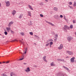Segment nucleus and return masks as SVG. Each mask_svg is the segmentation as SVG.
Returning <instances> with one entry per match:
<instances>
[{
	"label": "nucleus",
	"mask_w": 76,
	"mask_h": 76,
	"mask_svg": "<svg viewBox=\"0 0 76 76\" xmlns=\"http://www.w3.org/2000/svg\"><path fill=\"white\" fill-rule=\"evenodd\" d=\"M5 3H6V6L8 7L9 6H10V4L9 1H5Z\"/></svg>",
	"instance_id": "obj_1"
},
{
	"label": "nucleus",
	"mask_w": 76,
	"mask_h": 76,
	"mask_svg": "<svg viewBox=\"0 0 76 76\" xmlns=\"http://www.w3.org/2000/svg\"><path fill=\"white\" fill-rule=\"evenodd\" d=\"M30 71L31 70H30V69L28 67L26 68V69L25 70V72L27 73H28L29 72H30Z\"/></svg>",
	"instance_id": "obj_2"
},
{
	"label": "nucleus",
	"mask_w": 76,
	"mask_h": 76,
	"mask_svg": "<svg viewBox=\"0 0 76 76\" xmlns=\"http://www.w3.org/2000/svg\"><path fill=\"white\" fill-rule=\"evenodd\" d=\"M73 39V38L70 37L69 36L67 37V40H68V42H70V40L72 39Z\"/></svg>",
	"instance_id": "obj_3"
},
{
	"label": "nucleus",
	"mask_w": 76,
	"mask_h": 76,
	"mask_svg": "<svg viewBox=\"0 0 76 76\" xmlns=\"http://www.w3.org/2000/svg\"><path fill=\"white\" fill-rule=\"evenodd\" d=\"M66 53H68V54L70 55H73V53L72 52L69 51H66Z\"/></svg>",
	"instance_id": "obj_4"
},
{
	"label": "nucleus",
	"mask_w": 76,
	"mask_h": 76,
	"mask_svg": "<svg viewBox=\"0 0 76 76\" xmlns=\"http://www.w3.org/2000/svg\"><path fill=\"white\" fill-rule=\"evenodd\" d=\"M58 15H55L54 16V18L57 20H60V17H59Z\"/></svg>",
	"instance_id": "obj_5"
},
{
	"label": "nucleus",
	"mask_w": 76,
	"mask_h": 76,
	"mask_svg": "<svg viewBox=\"0 0 76 76\" xmlns=\"http://www.w3.org/2000/svg\"><path fill=\"white\" fill-rule=\"evenodd\" d=\"M12 75L14 76H16V73L13 72H10V76H13Z\"/></svg>",
	"instance_id": "obj_6"
},
{
	"label": "nucleus",
	"mask_w": 76,
	"mask_h": 76,
	"mask_svg": "<svg viewBox=\"0 0 76 76\" xmlns=\"http://www.w3.org/2000/svg\"><path fill=\"white\" fill-rule=\"evenodd\" d=\"M14 23L13 21H11L10 22H9L8 24V27H10L11 26V25L13 24Z\"/></svg>",
	"instance_id": "obj_7"
},
{
	"label": "nucleus",
	"mask_w": 76,
	"mask_h": 76,
	"mask_svg": "<svg viewBox=\"0 0 76 76\" xmlns=\"http://www.w3.org/2000/svg\"><path fill=\"white\" fill-rule=\"evenodd\" d=\"M75 58V57H72V58H71L70 59V61L71 63H73L74 62V59Z\"/></svg>",
	"instance_id": "obj_8"
},
{
	"label": "nucleus",
	"mask_w": 76,
	"mask_h": 76,
	"mask_svg": "<svg viewBox=\"0 0 76 76\" xmlns=\"http://www.w3.org/2000/svg\"><path fill=\"white\" fill-rule=\"evenodd\" d=\"M63 48V45L62 44H61L60 45V46L58 47V49L59 50H61L62 49V48Z\"/></svg>",
	"instance_id": "obj_9"
},
{
	"label": "nucleus",
	"mask_w": 76,
	"mask_h": 76,
	"mask_svg": "<svg viewBox=\"0 0 76 76\" xmlns=\"http://www.w3.org/2000/svg\"><path fill=\"white\" fill-rule=\"evenodd\" d=\"M46 23H48L49 25H51V26H54V25L52 23H51L50 22H48V21H46Z\"/></svg>",
	"instance_id": "obj_10"
},
{
	"label": "nucleus",
	"mask_w": 76,
	"mask_h": 76,
	"mask_svg": "<svg viewBox=\"0 0 76 76\" xmlns=\"http://www.w3.org/2000/svg\"><path fill=\"white\" fill-rule=\"evenodd\" d=\"M6 29L7 31L8 32H9V31H10V28L7 27H6Z\"/></svg>",
	"instance_id": "obj_11"
},
{
	"label": "nucleus",
	"mask_w": 76,
	"mask_h": 76,
	"mask_svg": "<svg viewBox=\"0 0 76 76\" xmlns=\"http://www.w3.org/2000/svg\"><path fill=\"white\" fill-rule=\"evenodd\" d=\"M46 58V56H44L43 57V60L44 61H45V62H47V61L45 59Z\"/></svg>",
	"instance_id": "obj_12"
},
{
	"label": "nucleus",
	"mask_w": 76,
	"mask_h": 76,
	"mask_svg": "<svg viewBox=\"0 0 76 76\" xmlns=\"http://www.w3.org/2000/svg\"><path fill=\"white\" fill-rule=\"evenodd\" d=\"M16 13V11L15 10H13V11L12 12V14L14 16L15 14Z\"/></svg>",
	"instance_id": "obj_13"
},
{
	"label": "nucleus",
	"mask_w": 76,
	"mask_h": 76,
	"mask_svg": "<svg viewBox=\"0 0 76 76\" xmlns=\"http://www.w3.org/2000/svg\"><path fill=\"white\" fill-rule=\"evenodd\" d=\"M28 7H29V8L30 9H31V10H33V9L32 8V7L31 6V5H28Z\"/></svg>",
	"instance_id": "obj_14"
},
{
	"label": "nucleus",
	"mask_w": 76,
	"mask_h": 76,
	"mask_svg": "<svg viewBox=\"0 0 76 76\" xmlns=\"http://www.w3.org/2000/svg\"><path fill=\"white\" fill-rule=\"evenodd\" d=\"M32 24L33 23H32V21H29V22L28 23V25L29 26H32Z\"/></svg>",
	"instance_id": "obj_15"
},
{
	"label": "nucleus",
	"mask_w": 76,
	"mask_h": 76,
	"mask_svg": "<svg viewBox=\"0 0 76 76\" xmlns=\"http://www.w3.org/2000/svg\"><path fill=\"white\" fill-rule=\"evenodd\" d=\"M23 14H20L19 15V18L21 19V18L23 17Z\"/></svg>",
	"instance_id": "obj_16"
},
{
	"label": "nucleus",
	"mask_w": 76,
	"mask_h": 76,
	"mask_svg": "<svg viewBox=\"0 0 76 76\" xmlns=\"http://www.w3.org/2000/svg\"><path fill=\"white\" fill-rule=\"evenodd\" d=\"M64 29H69V27L67 26H64Z\"/></svg>",
	"instance_id": "obj_17"
},
{
	"label": "nucleus",
	"mask_w": 76,
	"mask_h": 76,
	"mask_svg": "<svg viewBox=\"0 0 76 76\" xmlns=\"http://www.w3.org/2000/svg\"><path fill=\"white\" fill-rule=\"evenodd\" d=\"M28 13V15L29 16L31 17V11H28L27 12Z\"/></svg>",
	"instance_id": "obj_18"
},
{
	"label": "nucleus",
	"mask_w": 76,
	"mask_h": 76,
	"mask_svg": "<svg viewBox=\"0 0 76 76\" xmlns=\"http://www.w3.org/2000/svg\"><path fill=\"white\" fill-rule=\"evenodd\" d=\"M53 10H54L56 11H58V8L57 7H55L53 8Z\"/></svg>",
	"instance_id": "obj_19"
},
{
	"label": "nucleus",
	"mask_w": 76,
	"mask_h": 76,
	"mask_svg": "<svg viewBox=\"0 0 76 76\" xmlns=\"http://www.w3.org/2000/svg\"><path fill=\"white\" fill-rule=\"evenodd\" d=\"M57 60L60 61H64V59H61L58 58L57 59Z\"/></svg>",
	"instance_id": "obj_20"
},
{
	"label": "nucleus",
	"mask_w": 76,
	"mask_h": 76,
	"mask_svg": "<svg viewBox=\"0 0 76 76\" xmlns=\"http://www.w3.org/2000/svg\"><path fill=\"white\" fill-rule=\"evenodd\" d=\"M50 64L51 66H55V64H53V62H52Z\"/></svg>",
	"instance_id": "obj_21"
},
{
	"label": "nucleus",
	"mask_w": 76,
	"mask_h": 76,
	"mask_svg": "<svg viewBox=\"0 0 76 76\" xmlns=\"http://www.w3.org/2000/svg\"><path fill=\"white\" fill-rule=\"evenodd\" d=\"M63 67L64 68V69H66V70H67V71L69 70V69L68 68H67V67H65L64 66H63Z\"/></svg>",
	"instance_id": "obj_22"
},
{
	"label": "nucleus",
	"mask_w": 76,
	"mask_h": 76,
	"mask_svg": "<svg viewBox=\"0 0 76 76\" xmlns=\"http://www.w3.org/2000/svg\"><path fill=\"white\" fill-rule=\"evenodd\" d=\"M74 7H76V2L75 1H74Z\"/></svg>",
	"instance_id": "obj_23"
},
{
	"label": "nucleus",
	"mask_w": 76,
	"mask_h": 76,
	"mask_svg": "<svg viewBox=\"0 0 76 76\" xmlns=\"http://www.w3.org/2000/svg\"><path fill=\"white\" fill-rule=\"evenodd\" d=\"M70 28L72 29V28H73V25H71L70 26Z\"/></svg>",
	"instance_id": "obj_24"
},
{
	"label": "nucleus",
	"mask_w": 76,
	"mask_h": 76,
	"mask_svg": "<svg viewBox=\"0 0 76 76\" xmlns=\"http://www.w3.org/2000/svg\"><path fill=\"white\" fill-rule=\"evenodd\" d=\"M48 41L49 42H53V40L52 39H49L48 40Z\"/></svg>",
	"instance_id": "obj_25"
},
{
	"label": "nucleus",
	"mask_w": 76,
	"mask_h": 76,
	"mask_svg": "<svg viewBox=\"0 0 76 76\" xmlns=\"http://www.w3.org/2000/svg\"><path fill=\"white\" fill-rule=\"evenodd\" d=\"M10 32L12 34H14V31H13L12 30H10Z\"/></svg>",
	"instance_id": "obj_26"
},
{
	"label": "nucleus",
	"mask_w": 76,
	"mask_h": 76,
	"mask_svg": "<svg viewBox=\"0 0 76 76\" xmlns=\"http://www.w3.org/2000/svg\"><path fill=\"white\" fill-rule=\"evenodd\" d=\"M61 74V73H58V74H57V76H61V75L60 74Z\"/></svg>",
	"instance_id": "obj_27"
},
{
	"label": "nucleus",
	"mask_w": 76,
	"mask_h": 76,
	"mask_svg": "<svg viewBox=\"0 0 76 76\" xmlns=\"http://www.w3.org/2000/svg\"><path fill=\"white\" fill-rule=\"evenodd\" d=\"M72 22L73 23H76V20H72Z\"/></svg>",
	"instance_id": "obj_28"
},
{
	"label": "nucleus",
	"mask_w": 76,
	"mask_h": 76,
	"mask_svg": "<svg viewBox=\"0 0 76 76\" xmlns=\"http://www.w3.org/2000/svg\"><path fill=\"white\" fill-rule=\"evenodd\" d=\"M48 43H49V44H50V45H52L53 44V42H51Z\"/></svg>",
	"instance_id": "obj_29"
},
{
	"label": "nucleus",
	"mask_w": 76,
	"mask_h": 76,
	"mask_svg": "<svg viewBox=\"0 0 76 76\" xmlns=\"http://www.w3.org/2000/svg\"><path fill=\"white\" fill-rule=\"evenodd\" d=\"M20 34L22 36H24V33H21Z\"/></svg>",
	"instance_id": "obj_30"
},
{
	"label": "nucleus",
	"mask_w": 76,
	"mask_h": 76,
	"mask_svg": "<svg viewBox=\"0 0 76 76\" xmlns=\"http://www.w3.org/2000/svg\"><path fill=\"white\" fill-rule=\"evenodd\" d=\"M29 34L31 35H33V34L32 32H29Z\"/></svg>",
	"instance_id": "obj_31"
},
{
	"label": "nucleus",
	"mask_w": 76,
	"mask_h": 76,
	"mask_svg": "<svg viewBox=\"0 0 76 76\" xmlns=\"http://www.w3.org/2000/svg\"><path fill=\"white\" fill-rule=\"evenodd\" d=\"M69 7H70V9H73V7H72V6H68Z\"/></svg>",
	"instance_id": "obj_32"
},
{
	"label": "nucleus",
	"mask_w": 76,
	"mask_h": 76,
	"mask_svg": "<svg viewBox=\"0 0 76 76\" xmlns=\"http://www.w3.org/2000/svg\"><path fill=\"white\" fill-rule=\"evenodd\" d=\"M68 4L70 5H71L72 4V2H68Z\"/></svg>",
	"instance_id": "obj_33"
},
{
	"label": "nucleus",
	"mask_w": 76,
	"mask_h": 76,
	"mask_svg": "<svg viewBox=\"0 0 76 76\" xmlns=\"http://www.w3.org/2000/svg\"><path fill=\"white\" fill-rule=\"evenodd\" d=\"M40 16H41V17H43V15L42 14H40Z\"/></svg>",
	"instance_id": "obj_34"
},
{
	"label": "nucleus",
	"mask_w": 76,
	"mask_h": 76,
	"mask_svg": "<svg viewBox=\"0 0 76 76\" xmlns=\"http://www.w3.org/2000/svg\"><path fill=\"white\" fill-rule=\"evenodd\" d=\"M60 17L62 18H63V16L62 15H60Z\"/></svg>",
	"instance_id": "obj_35"
},
{
	"label": "nucleus",
	"mask_w": 76,
	"mask_h": 76,
	"mask_svg": "<svg viewBox=\"0 0 76 76\" xmlns=\"http://www.w3.org/2000/svg\"><path fill=\"white\" fill-rule=\"evenodd\" d=\"M39 5H41V6H42L43 5V4L42 2H41L40 4Z\"/></svg>",
	"instance_id": "obj_36"
},
{
	"label": "nucleus",
	"mask_w": 76,
	"mask_h": 76,
	"mask_svg": "<svg viewBox=\"0 0 76 76\" xmlns=\"http://www.w3.org/2000/svg\"><path fill=\"white\" fill-rule=\"evenodd\" d=\"M15 41H17V40L15 39V40H12V42H15Z\"/></svg>",
	"instance_id": "obj_37"
},
{
	"label": "nucleus",
	"mask_w": 76,
	"mask_h": 76,
	"mask_svg": "<svg viewBox=\"0 0 76 76\" xmlns=\"http://www.w3.org/2000/svg\"><path fill=\"white\" fill-rule=\"evenodd\" d=\"M49 45V43H48L46 44V47H47Z\"/></svg>",
	"instance_id": "obj_38"
},
{
	"label": "nucleus",
	"mask_w": 76,
	"mask_h": 76,
	"mask_svg": "<svg viewBox=\"0 0 76 76\" xmlns=\"http://www.w3.org/2000/svg\"><path fill=\"white\" fill-rule=\"evenodd\" d=\"M9 63V61H7L6 62V64H8Z\"/></svg>",
	"instance_id": "obj_39"
},
{
	"label": "nucleus",
	"mask_w": 76,
	"mask_h": 76,
	"mask_svg": "<svg viewBox=\"0 0 76 76\" xmlns=\"http://www.w3.org/2000/svg\"><path fill=\"white\" fill-rule=\"evenodd\" d=\"M2 75H3V76H7V75H6L5 74H2Z\"/></svg>",
	"instance_id": "obj_40"
},
{
	"label": "nucleus",
	"mask_w": 76,
	"mask_h": 76,
	"mask_svg": "<svg viewBox=\"0 0 76 76\" xmlns=\"http://www.w3.org/2000/svg\"><path fill=\"white\" fill-rule=\"evenodd\" d=\"M4 34H5V35H7V32H4Z\"/></svg>",
	"instance_id": "obj_41"
},
{
	"label": "nucleus",
	"mask_w": 76,
	"mask_h": 76,
	"mask_svg": "<svg viewBox=\"0 0 76 76\" xmlns=\"http://www.w3.org/2000/svg\"><path fill=\"white\" fill-rule=\"evenodd\" d=\"M20 42H21V43H22V44H24V42H21V40H20Z\"/></svg>",
	"instance_id": "obj_42"
},
{
	"label": "nucleus",
	"mask_w": 76,
	"mask_h": 76,
	"mask_svg": "<svg viewBox=\"0 0 76 76\" xmlns=\"http://www.w3.org/2000/svg\"><path fill=\"white\" fill-rule=\"evenodd\" d=\"M58 34H56L55 35V36H56V37H58Z\"/></svg>",
	"instance_id": "obj_43"
},
{
	"label": "nucleus",
	"mask_w": 76,
	"mask_h": 76,
	"mask_svg": "<svg viewBox=\"0 0 76 76\" xmlns=\"http://www.w3.org/2000/svg\"><path fill=\"white\" fill-rule=\"evenodd\" d=\"M27 51V48H26V49H25V51Z\"/></svg>",
	"instance_id": "obj_44"
},
{
	"label": "nucleus",
	"mask_w": 76,
	"mask_h": 76,
	"mask_svg": "<svg viewBox=\"0 0 76 76\" xmlns=\"http://www.w3.org/2000/svg\"><path fill=\"white\" fill-rule=\"evenodd\" d=\"M23 58L21 59H20L19 60H22L23 59Z\"/></svg>",
	"instance_id": "obj_45"
},
{
	"label": "nucleus",
	"mask_w": 76,
	"mask_h": 76,
	"mask_svg": "<svg viewBox=\"0 0 76 76\" xmlns=\"http://www.w3.org/2000/svg\"><path fill=\"white\" fill-rule=\"evenodd\" d=\"M35 37H38V36H37L36 35H35Z\"/></svg>",
	"instance_id": "obj_46"
},
{
	"label": "nucleus",
	"mask_w": 76,
	"mask_h": 76,
	"mask_svg": "<svg viewBox=\"0 0 76 76\" xmlns=\"http://www.w3.org/2000/svg\"><path fill=\"white\" fill-rule=\"evenodd\" d=\"M27 51H25V53H24V54H26V53Z\"/></svg>",
	"instance_id": "obj_47"
},
{
	"label": "nucleus",
	"mask_w": 76,
	"mask_h": 76,
	"mask_svg": "<svg viewBox=\"0 0 76 76\" xmlns=\"http://www.w3.org/2000/svg\"><path fill=\"white\" fill-rule=\"evenodd\" d=\"M0 7H1V3H0Z\"/></svg>",
	"instance_id": "obj_48"
},
{
	"label": "nucleus",
	"mask_w": 76,
	"mask_h": 76,
	"mask_svg": "<svg viewBox=\"0 0 76 76\" xmlns=\"http://www.w3.org/2000/svg\"><path fill=\"white\" fill-rule=\"evenodd\" d=\"M24 65H26L27 64L26 63H24Z\"/></svg>",
	"instance_id": "obj_49"
},
{
	"label": "nucleus",
	"mask_w": 76,
	"mask_h": 76,
	"mask_svg": "<svg viewBox=\"0 0 76 76\" xmlns=\"http://www.w3.org/2000/svg\"><path fill=\"white\" fill-rule=\"evenodd\" d=\"M6 63V62H2V63Z\"/></svg>",
	"instance_id": "obj_50"
},
{
	"label": "nucleus",
	"mask_w": 76,
	"mask_h": 76,
	"mask_svg": "<svg viewBox=\"0 0 76 76\" xmlns=\"http://www.w3.org/2000/svg\"><path fill=\"white\" fill-rule=\"evenodd\" d=\"M34 67H37V66H36V65L34 66Z\"/></svg>",
	"instance_id": "obj_51"
},
{
	"label": "nucleus",
	"mask_w": 76,
	"mask_h": 76,
	"mask_svg": "<svg viewBox=\"0 0 76 76\" xmlns=\"http://www.w3.org/2000/svg\"><path fill=\"white\" fill-rule=\"evenodd\" d=\"M57 38H56V39H55V40H57Z\"/></svg>",
	"instance_id": "obj_52"
},
{
	"label": "nucleus",
	"mask_w": 76,
	"mask_h": 76,
	"mask_svg": "<svg viewBox=\"0 0 76 76\" xmlns=\"http://www.w3.org/2000/svg\"><path fill=\"white\" fill-rule=\"evenodd\" d=\"M45 1H46V2H48V0H45Z\"/></svg>",
	"instance_id": "obj_53"
},
{
	"label": "nucleus",
	"mask_w": 76,
	"mask_h": 76,
	"mask_svg": "<svg viewBox=\"0 0 76 76\" xmlns=\"http://www.w3.org/2000/svg\"><path fill=\"white\" fill-rule=\"evenodd\" d=\"M75 35L76 36V32L75 33Z\"/></svg>",
	"instance_id": "obj_54"
},
{
	"label": "nucleus",
	"mask_w": 76,
	"mask_h": 76,
	"mask_svg": "<svg viewBox=\"0 0 76 76\" xmlns=\"http://www.w3.org/2000/svg\"><path fill=\"white\" fill-rule=\"evenodd\" d=\"M75 61V63H76V60H75V61Z\"/></svg>",
	"instance_id": "obj_55"
},
{
	"label": "nucleus",
	"mask_w": 76,
	"mask_h": 76,
	"mask_svg": "<svg viewBox=\"0 0 76 76\" xmlns=\"http://www.w3.org/2000/svg\"><path fill=\"white\" fill-rule=\"evenodd\" d=\"M2 64V63L1 62H0V64Z\"/></svg>",
	"instance_id": "obj_56"
},
{
	"label": "nucleus",
	"mask_w": 76,
	"mask_h": 76,
	"mask_svg": "<svg viewBox=\"0 0 76 76\" xmlns=\"http://www.w3.org/2000/svg\"><path fill=\"white\" fill-rule=\"evenodd\" d=\"M50 47H51V45H50Z\"/></svg>",
	"instance_id": "obj_57"
},
{
	"label": "nucleus",
	"mask_w": 76,
	"mask_h": 76,
	"mask_svg": "<svg viewBox=\"0 0 76 76\" xmlns=\"http://www.w3.org/2000/svg\"><path fill=\"white\" fill-rule=\"evenodd\" d=\"M23 39H22V40H23Z\"/></svg>",
	"instance_id": "obj_58"
}]
</instances>
